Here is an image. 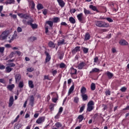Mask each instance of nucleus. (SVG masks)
Here are the masks:
<instances>
[{
    "instance_id": "obj_1",
    "label": "nucleus",
    "mask_w": 129,
    "mask_h": 129,
    "mask_svg": "<svg viewBox=\"0 0 129 129\" xmlns=\"http://www.w3.org/2000/svg\"><path fill=\"white\" fill-rule=\"evenodd\" d=\"M95 25L99 28H109V24L102 21H95Z\"/></svg>"
},
{
    "instance_id": "obj_2",
    "label": "nucleus",
    "mask_w": 129,
    "mask_h": 129,
    "mask_svg": "<svg viewBox=\"0 0 129 129\" xmlns=\"http://www.w3.org/2000/svg\"><path fill=\"white\" fill-rule=\"evenodd\" d=\"M9 34H10L9 30L5 31L4 32H3L1 35L2 39L6 40V39H7V38L8 37Z\"/></svg>"
},
{
    "instance_id": "obj_3",
    "label": "nucleus",
    "mask_w": 129,
    "mask_h": 129,
    "mask_svg": "<svg viewBox=\"0 0 129 129\" xmlns=\"http://www.w3.org/2000/svg\"><path fill=\"white\" fill-rule=\"evenodd\" d=\"M44 54L46 56L45 58V63H48V62H49L50 60H51V55H50L49 52H48L47 51L44 52Z\"/></svg>"
},
{
    "instance_id": "obj_4",
    "label": "nucleus",
    "mask_w": 129,
    "mask_h": 129,
    "mask_svg": "<svg viewBox=\"0 0 129 129\" xmlns=\"http://www.w3.org/2000/svg\"><path fill=\"white\" fill-rule=\"evenodd\" d=\"M77 17L80 23H83V20H84L83 13H80L77 16Z\"/></svg>"
},
{
    "instance_id": "obj_5",
    "label": "nucleus",
    "mask_w": 129,
    "mask_h": 129,
    "mask_svg": "<svg viewBox=\"0 0 129 129\" xmlns=\"http://www.w3.org/2000/svg\"><path fill=\"white\" fill-rule=\"evenodd\" d=\"M45 116L40 117L36 120V123H38V124L42 123V122H44L45 121Z\"/></svg>"
},
{
    "instance_id": "obj_6",
    "label": "nucleus",
    "mask_w": 129,
    "mask_h": 129,
    "mask_svg": "<svg viewBox=\"0 0 129 129\" xmlns=\"http://www.w3.org/2000/svg\"><path fill=\"white\" fill-rule=\"evenodd\" d=\"M80 51V46H76L74 49H72L71 52L72 54L73 55H75L77 52H79Z\"/></svg>"
},
{
    "instance_id": "obj_7",
    "label": "nucleus",
    "mask_w": 129,
    "mask_h": 129,
    "mask_svg": "<svg viewBox=\"0 0 129 129\" xmlns=\"http://www.w3.org/2000/svg\"><path fill=\"white\" fill-rule=\"evenodd\" d=\"M9 40H8V42L9 43H12V41H14V40L17 39V34H14L13 35H10L9 37Z\"/></svg>"
},
{
    "instance_id": "obj_8",
    "label": "nucleus",
    "mask_w": 129,
    "mask_h": 129,
    "mask_svg": "<svg viewBox=\"0 0 129 129\" xmlns=\"http://www.w3.org/2000/svg\"><path fill=\"white\" fill-rule=\"evenodd\" d=\"M119 44L122 46H127L128 43L124 39H121L119 42Z\"/></svg>"
},
{
    "instance_id": "obj_9",
    "label": "nucleus",
    "mask_w": 129,
    "mask_h": 129,
    "mask_svg": "<svg viewBox=\"0 0 129 129\" xmlns=\"http://www.w3.org/2000/svg\"><path fill=\"white\" fill-rule=\"evenodd\" d=\"M86 65V63L85 62L82 61L81 62L78 66V68L80 70L83 69V67Z\"/></svg>"
},
{
    "instance_id": "obj_10",
    "label": "nucleus",
    "mask_w": 129,
    "mask_h": 129,
    "mask_svg": "<svg viewBox=\"0 0 129 129\" xmlns=\"http://www.w3.org/2000/svg\"><path fill=\"white\" fill-rule=\"evenodd\" d=\"M33 22H34V21L33 19H31V21L29 24V26H31L32 29H37L38 25H37V24H33Z\"/></svg>"
},
{
    "instance_id": "obj_11",
    "label": "nucleus",
    "mask_w": 129,
    "mask_h": 129,
    "mask_svg": "<svg viewBox=\"0 0 129 129\" xmlns=\"http://www.w3.org/2000/svg\"><path fill=\"white\" fill-rule=\"evenodd\" d=\"M57 2L61 8H64L65 6V2L63 0H57Z\"/></svg>"
},
{
    "instance_id": "obj_12",
    "label": "nucleus",
    "mask_w": 129,
    "mask_h": 129,
    "mask_svg": "<svg viewBox=\"0 0 129 129\" xmlns=\"http://www.w3.org/2000/svg\"><path fill=\"white\" fill-rule=\"evenodd\" d=\"M21 74H18L16 75L15 80H16V83H17V82H20V81L21 80Z\"/></svg>"
},
{
    "instance_id": "obj_13",
    "label": "nucleus",
    "mask_w": 129,
    "mask_h": 129,
    "mask_svg": "<svg viewBox=\"0 0 129 129\" xmlns=\"http://www.w3.org/2000/svg\"><path fill=\"white\" fill-rule=\"evenodd\" d=\"M14 104V97H11L9 100V107H11Z\"/></svg>"
},
{
    "instance_id": "obj_14",
    "label": "nucleus",
    "mask_w": 129,
    "mask_h": 129,
    "mask_svg": "<svg viewBox=\"0 0 129 129\" xmlns=\"http://www.w3.org/2000/svg\"><path fill=\"white\" fill-rule=\"evenodd\" d=\"M35 101V99L34 98L33 95H31L30 96V104L31 105V106H33L34 105V102Z\"/></svg>"
},
{
    "instance_id": "obj_15",
    "label": "nucleus",
    "mask_w": 129,
    "mask_h": 129,
    "mask_svg": "<svg viewBox=\"0 0 129 129\" xmlns=\"http://www.w3.org/2000/svg\"><path fill=\"white\" fill-rule=\"evenodd\" d=\"M89 8L91 9V10H92V11L97 12V13H99V11L97 10V8L96 6L90 5Z\"/></svg>"
},
{
    "instance_id": "obj_16",
    "label": "nucleus",
    "mask_w": 129,
    "mask_h": 129,
    "mask_svg": "<svg viewBox=\"0 0 129 129\" xmlns=\"http://www.w3.org/2000/svg\"><path fill=\"white\" fill-rule=\"evenodd\" d=\"M81 96L83 101H86L88 99V96L86 94H81Z\"/></svg>"
},
{
    "instance_id": "obj_17",
    "label": "nucleus",
    "mask_w": 129,
    "mask_h": 129,
    "mask_svg": "<svg viewBox=\"0 0 129 129\" xmlns=\"http://www.w3.org/2000/svg\"><path fill=\"white\" fill-rule=\"evenodd\" d=\"M29 5L31 7V9L32 10H34L35 9V3L33 1H29Z\"/></svg>"
},
{
    "instance_id": "obj_18",
    "label": "nucleus",
    "mask_w": 129,
    "mask_h": 129,
    "mask_svg": "<svg viewBox=\"0 0 129 129\" xmlns=\"http://www.w3.org/2000/svg\"><path fill=\"white\" fill-rule=\"evenodd\" d=\"M48 46L49 48H55V45L54 42H53L52 41H50L48 43Z\"/></svg>"
},
{
    "instance_id": "obj_19",
    "label": "nucleus",
    "mask_w": 129,
    "mask_h": 129,
    "mask_svg": "<svg viewBox=\"0 0 129 129\" xmlns=\"http://www.w3.org/2000/svg\"><path fill=\"white\" fill-rule=\"evenodd\" d=\"M27 19H23L22 20V23L24 24V25H30V24L31 23V22L32 21V20H30L28 21H27Z\"/></svg>"
},
{
    "instance_id": "obj_20",
    "label": "nucleus",
    "mask_w": 129,
    "mask_h": 129,
    "mask_svg": "<svg viewBox=\"0 0 129 129\" xmlns=\"http://www.w3.org/2000/svg\"><path fill=\"white\" fill-rule=\"evenodd\" d=\"M84 13L85 16H87L88 15H92V13H91V12H90V11L88 10L85 8L84 9Z\"/></svg>"
},
{
    "instance_id": "obj_21",
    "label": "nucleus",
    "mask_w": 129,
    "mask_h": 129,
    "mask_svg": "<svg viewBox=\"0 0 129 129\" xmlns=\"http://www.w3.org/2000/svg\"><path fill=\"white\" fill-rule=\"evenodd\" d=\"M28 41L30 42H34V41L37 40V37L35 36H31L28 38Z\"/></svg>"
},
{
    "instance_id": "obj_22",
    "label": "nucleus",
    "mask_w": 129,
    "mask_h": 129,
    "mask_svg": "<svg viewBox=\"0 0 129 129\" xmlns=\"http://www.w3.org/2000/svg\"><path fill=\"white\" fill-rule=\"evenodd\" d=\"M70 74L71 75L77 74V70L74 69V68H71Z\"/></svg>"
},
{
    "instance_id": "obj_23",
    "label": "nucleus",
    "mask_w": 129,
    "mask_h": 129,
    "mask_svg": "<svg viewBox=\"0 0 129 129\" xmlns=\"http://www.w3.org/2000/svg\"><path fill=\"white\" fill-rule=\"evenodd\" d=\"M77 119L79 120V122H81L84 119V115L83 114L79 115Z\"/></svg>"
},
{
    "instance_id": "obj_24",
    "label": "nucleus",
    "mask_w": 129,
    "mask_h": 129,
    "mask_svg": "<svg viewBox=\"0 0 129 129\" xmlns=\"http://www.w3.org/2000/svg\"><path fill=\"white\" fill-rule=\"evenodd\" d=\"M107 76L109 79H111L113 77V74L107 71L106 73Z\"/></svg>"
},
{
    "instance_id": "obj_25",
    "label": "nucleus",
    "mask_w": 129,
    "mask_h": 129,
    "mask_svg": "<svg viewBox=\"0 0 129 129\" xmlns=\"http://www.w3.org/2000/svg\"><path fill=\"white\" fill-rule=\"evenodd\" d=\"M53 24L54 23L53 22V21H47L45 22V25H49L50 28H52L53 27Z\"/></svg>"
},
{
    "instance_id": "obj_26",
    "label": "nucleus",
    "mask_w": 129,
    "mask_h": 129,
    "mask_svg": "<svg viewBox=\"0 0 129 129\" xmlns=\"http://www.w3.org/2000/svg\"><path fill=\"white\" fill-rule=\"evenodd\" d=\"M64 44H66L65 43V39H62L57 42V46H61V45H64Z\"/></svg>"
},
{
    "instance_id": "obj_27",
    "label": "nucleus",
    "mask_w": 129,
    "mask_h": 129,
    "mask_svg": "<svg viewBox=\"0 0 129 129\" xmlns=\"http://www.w3.org/2000/svg\"><path fill=\"white\" fill-rule=\"evenodd\" d=\"M7 88L10 90V91H12L14 88H15V85L14 84H12V85H9L7 86Z\"/></svg>"
},
{
    "instance_id": "obj_28",
    "label": "nucleus",
    "mask_w": 129,
    "mask_h": 129,
    "mask_svg": "<svg viewBox=\"0 0 129 129\" xmlns=\"http://www.w3.org/2000/svg\"><path fill=\"white\" fill-rule=\"evenodd\" d=\"M69 21L71 24H75L76 23V20L72 17L69 18Z\"/></svg>"
},
{
    "instance_id": "obj_29",
    "label": "nucleus",
    "mask_w": 129,
    "mask_h": 129,
    "mask_svg": "<svg viewBox=\"0 0 129 129\" xmlns=\"http://www.w3.org/2000/svg\"><path fill=\"white\" fill-rule=\"evenodd\" d=\"M6 5H12V4H15V0H7L5 2Z\"/></svg>"
},
{
    "instance_id": "obj_30",
    "label": "nucleus",
    "mask_w": 129,
    "mask_h": 129,
    "mask_svg": "<svg viewBox=\"0 0 129 129\" xmlns=\"http://www.w3.org/2000/svg\"><path fill=\"white\" fill-rule=\"evenodd\" d=\"M22 127V124L20 123H16L14 125V129H20Z\"/></svg>"
},
{
    "instance_id": "obj_31",
    "label": "nucleus",
    "mask_w": 129,
    "mask_h": 129,
    "mask_svg": "<svg viewBox=\"0 0 129 129\" xmlns=\"http://www.w3.org/2000/svg\"><path fill=\"white\" fill-rule=\"evenodd\" d=\"M12 70H13V68H11L10 67L7 66L6 68L5 71H6V73H10V72H11L12 71Z\"/></svg>"
},
{
    "instance_id": "obj_32",
    "label": "nucleus",
    "mask_w": 129,
    "mask_h": 129,
    "mask_svg": "<svg viewBox=\"0 0 129 129\" xmlns=\"http://www.w3.org/2000/svg\"><path fill=\"white\" fill-rule=\"evenodd\" d=\"M81 94H85L86 93V88L85 87H82L81 89Z\"/></svg>"
},
{
    "instance_id": "obj_33",
    "label": "nucleus",
    "mask_w": 129,
    "mask_h": 129,
    "mask_svg": "<svg viewBox=\"0 0 129 129\" xmlns=\"http://www.w3.org/2000/svg\"><path fill=\"white\" fill-rule=\"evenodd\" d=\"M37 9L38 11H40V10H43V9H44V7L43 6V5L38 4L37 6Z\"/></svg>"
},
{
    "instance_id": "obj_34",
    "label": "nucleus",
    "mask_w": 129,
    "mask_h": 129,
    "mask_svg": "<svg viewBox=\"0 0 129 129\" xmlns=\"http://www.w3.org/2000/svg\"><path fill=\"white\" fill-rule=\"evenodd\" d=\"M89 39H90V34H89L88 33H86L85 35V40L87 41L89 40Z\"/></svg>"
},
{
    "instance_id": "obj_35",
    "label": "nucleus",
    "mask_w": 129,
    "mask_h": 129,
    "mask_svg": "<svg viewBox=\"0 0 129 129\" xmlns=\"http://www.w3.org/2000/svg\"><path fill=\"white\" fill-rule=\"evenodd\" d=\"M85 109V104H82V106L81 107V108L80 109L79 112H80V113L82 112L83 111V110H84Z\"/></svg>"
},
{
    "instance_id": "obj_36",
    "label": "nucleus",
    "mask_w": 129,
    "mask_h": 129,
    "mask_svg": "<svg viewBox=\"0 0 129 129\" xmlns=\"http://www.w3.org/2000/svg\"><path fill=\"white\" fill-rule=\"evenodd\" d=\"M99 69L95 68L94 69H93L90 72V73H96V72H99Z\"/></svg>"
},
{
    "instance_id": "obj_37",
    "label": "nucleus",
    "mask_w": 129,
    "mask_h": 129,
    "mask_svg": "<svg viewBox=\"0 0 129 129\" xmlns=\"http://www.w3.org/2000/svg\"><path fill=\"white\" fill-rule=\"evenodd\" d=\"M58 58L60 59V60H62L63 59V57H64V53L60 52L59 54H58Z\"/></svg>"
},
{
    "instance_id": "obj_38",
    "label": "nucleus",
    "mask_w": 129,
    "mask_h": 129,
    "mask_svg": "<svg viewBox=\"0 0 129 129\" xmlns=\"http://www.w3.org/2000/svg\"><path fill=\"white\" fill-rule=\"evenodd\" d=\"M28 84L30 88H33L34 87V84H33V81H29Z\"/></svg>"
},
{
    "instance_id": "obj_39",
    "label": "nucleus",
    "mask_w": 129,
    "mask_h": 129,
    "mask_svg": "<svg viewBox=\"0 0 129 129\" xmlns=\"http://www.w3.org/2000/svg\"><path fill=\"white\" fill-rule=\"evenodd\" d=\"M55 126H56L57 128H59V127L62 126V124L59 122H57L55 124Z\"/></svg>"
},
{
    "instance_id": "obj_40",
    "label": "nucleus",
    "mask_w": 129,
    "mask_h": 129,
    "mask_svg": "<svg viewBox=\"0 0 129 129\" xmlns=\"http://www.w3.org/2000/svg\"><path fill=\"white\" fill-rule=\"evenodd\" d=\"M52 22L53 23H58V22H60V19L58 17L54 18Z\"/></svg>"
},
{
    "instance_id": "obj_41",
    "label": "nucleus",
    "mask_w": 129,
    "mask_h": 129,
    "mask_svg": "<svg viewBox=\"0 0 129 129\" xmlns=\"http://www.w3.org/2000/svg\"><path fill=\"white\" fill-rule=\"evenodd\" d=\"M93 110V106L88 105V107L87 108V111L90 112V111H91V110Z\"/></svg>"
},
{
    "instance_id": "obj_42",
    "label": "nucleus",
    "mask_w": 129,
    "mask_h": 129,
    "mask_svg": "<svg viewBox=\"0 0 129 129\" xmlns=\"http://www.w3.org/2000/svg\"><path fill=\"white\" fill-rule=\"evenodd\" d=\"M95 84L94 83H92L91 85V90H95Z\"/></svg>"
},
{
    "instance_id": "obj_43",
    "label": "nucleus",
    "mask_w": 129,
    "mask_h": 129,
    "mask_svg": "<svg viewBox=\"0 0 129 129\" xmlns=\"http://www.w3.org/2000/svg\"><path fill=\"white\" fill-rule=\"evenodd\" d=\"M73 90H74V85H73L70 88L69 93H72Z\"/></svg>"
},
{
    "instance_id": "obj_44",
    "label": "nucleus",
    "mask_w": 129,
    "mask_h": 129,
    "mask_svg": "<svg viewBox=\"0 0 129 129\" xmlns=\"http://www.w3.org/2000/svg\"><path fill=\"white\" fill-rule=\"evenodd\" d=\"M88 50H89L88 48L86 47H84L83 48V51L84 54H87V53H88Z\"/></svg>"
},
{
    "instance_id": "obj_45",
    "label": "nucleus",
    "mask_w": 129,
    "mask_h": 129,
    "mask_svg": "<svg viewBox=\"0 0 129 129\" xmlns=\"http://www.w3.org/2000/svg\"><path fill=\"white\" fill-rule=\"evenodd\" d=\"M88 105L89 106H92V105H94V102H93L92 100L90 101L88 103Z\"/></svg>"
},
{
    "instance_id": "obj_46",
    "label": "nucleus",
    "mask_w": 129,
    "mask_h": 129,
    "mask_svg": "<svg viewBox=\"0 0 129 129\" xmlns=\"http://www.w3.org/2000/svg\"><path fill=\"white\" fill-rule=\"evenodd\" d=\"M54 106H55V104H51L49 105V109H50L51 111L54 110Z\"/></svg>"
},
{
    "instance_id": "obj_47",
    "label": "nucleus",
    "mask_w": 129,
    "mask_h": 129,
    "mask_svg": "<svg viewBox=\"0 0 129 129\" xmlns=\"http://www.w3.org/2000/svg\"><path fill=\"white\" fill-rule=\"evenodd\" d=\"M59 67L60 68H65V67H66V64L63 62H61L59 64Z\"/></svg>"
},
{
    "instance_id": "obj_48",
    "label": "nucleus",
    "mask_w": 129,
    "mask_h": 129,
    "mask_svg": "<svg viewBox=\"0 0 129 129\" xmlns=\"http://www.w3.org/2000/svg\"><path fill=\"white\" fill-rule=\"evenodd\" d=\"M19 88H23L24 87V82H20L19 84Z\"/></svg>"
},
{
    "instance_id": "obj_49",
    "label": "nucleus",
    "mask_w": 129,
    "mask_h": 129,
    "mask_svg": "<svg viewBox=\"0 0 129 129\" xmlns=\"http://www.w3.org/2000/svg\"><path fill=\"white\" fill-rule=\"evenodd\" d=\"M74 102H75V103H77L79 102V98L78 97H75L74 100Z\"/></svg>"
},
{
    "instance_id": "obj_50",
    "label": "nucleus",
    "mask_w": 129,
    "mask_h": 129,
    "mask_svg": "<svg viewBox=\"0 0 129 129\" xmlns=\"http://www.w3.org/2000/svg\"><path fill=\"white\" fill-rule=\"evenodd\" d=\"M28 18H29V15H28V14H23V16H22V19H28Z\"/></svg>"
},
{
    "instance_id": "obj_51",
    "label": "nucleus",
    "mask_w": 129,
    "mask_h": 129,
    "mask_svg": "<svg viewBox=\"0 0 129 129\" xmlns=\"http://www.w3.org/2000/svg\"><path fill=\"white\" fill-rule=\"evenodd\" d=\"M4 52H5V47H0V53L3 54Z\"/></svg>"
},
{
    "instance_id": "obj_52",
    "label": "nucleus",
    "mask_w": 129,
    "mask_h": 129,
    "mask_svg": "<svg viewBox=\"0 0 129 129\" xmlns=\"http://www.w3.org/2000/svg\"><path fill=\"white\" fill-rule=\"evenodd\" d=\"M27 71L28 72H33V71H34V69L31 67V68H28L27 69Z\"/></svg>"
},
{
    "instance_id": "obj_53",
    "label": "nucleus",
    "mask_w": 129,
    "mask_h": 129,
    "mask_svg": "<svg viewBox=\"0 0 129 129\" xmlns=\"http://www.w3.org/2000/svg\"><path fill=\"white\" fill-rule=\"evenodd\" d=\"M9 67H15L16 66V64L14 63V62L10 63L8 64Z\"/></svg>"
},
{
    "instance_id": "obj_54",
    "label": "nucleus",
    "mask_w": 129,
    "mask_h": 129,
    "mask_svg": "<svg viewBox=\"0 0 129 129\" xmlns=\"http://www.w3.org/2000/svg\"><path fill=\"white\" fill-rule=\"evenodd\" d=\"M52 100L54 103H56V102H57V100H58V96L57 98H52Z\"/></svg>"
},
{
    "instance_id": "obj_55",
    "label": "nucleus",
    "mask_w": 129,
    "mask_h": 129,
    "mask_svg": "<svg viewBox=\"0 0 129 129\" xmlns=\"http://www.w3.org/2000/svg\"><path fill=\"white\" fill-rule=\"evenodd\" d=\"M120 91L122 92H125V91H126V88L123 87L120 89Z\"/></svg>"
},
{
    "instance_id": "obj_56",
    "label": "nucleus",
    "mask_w": 129,
    "mask_h": 129,
    "mask_svg": "<svg viewBox=\"0 0 129 129\" xmlns=\"http://www.w3.org/2000/svg\"><path fill=\"white\" fill-rule=\"evenodd\" d=\"M105 93L106 96L110 95V91H109V90H107L105 92Z\"/></svg>"
},
{
    "instance_id": "obj_57",
    "label": "nucleus",
    "mask_w": 129,
    "mask_h": 129,
    "mask_svg": "<svg viewBox=\"0 0 129 129\" xmlns=\"http://www.w3.org/2000/svg\"><path fill=\"white\" fill-rule=\"evenodd\" d=\"M22 31H23V29H22V28H21L20 27L17 28V32L18 33H21Z\"/></svg>"
},
{
    "instance_id": "obj_58",
    "label": "nucleus",
    "mask_w": 129,
    "mask_h": 129,
    "mask_svg": "<svg viewBox=\"0 0 129 129\" xmlns=\"http://www.w3.org/2000/svg\"><path fill=\"white\" fill-rule=\"evenodd\" d=\"M76 12V9H72L70 10L71 14H74Z\"/></svg>"
},
{
    "instance_id": "obj_59",
    "label": "nucleus",
    "mask_w": 129,
    "mask_h": 129,
    "mask_svg": "<svg viewBox=\"0 0 129 129\" xmlns=\"http://www.w3.org/2000/svg\"><path fill=\"white\" fill-rule=\"evenodd\" d=\"M4 69H6V66L0 64V70H4Z\"/></svg>"
},
{
    "instance_id": "obj_60",
    "label": "nucleus",
    "mask_w": 129,
    "mask_h": 129,
    "mask_svg": "<svg viewBox=\"0 0 129 129\" xmlns=\"http://www.w3.org/2000/svg\"><path fill=\"white\" fill-rule=\"evenodd\" d=\"M60 113H58L55 116L54 118H55V119H58V118H59V117H60Z\"/></svg>"
},
{
    "instance_id": "obj_61",
    "label": "nucleus",
    "mask_w": 129,
    "mask_h": 129,
    "mask_svg": "<svg viewBox=\"0 0 129 129\" xmlns=\"http://www.w3.org/2000/svg\"><path fill=\"white\" fill-rule=\"evenodd\" d=\"M15 53L18 55V56H21V55H22V52L20 51H16Z\"/></svg>"
},
{
    "instance_id": "obj_62",
    "label": "nucleus",
    "mask_w": 129,
    "mask_h": 129,
    "mask_svg": "<svg viewBox=\"0 0 129 129\" xmlns=\"http://www.w3.org/2000/svg\"><path fill=\"white\" fill-rule=\"evenodd\" d=\"M102 107H103V110H105V109H107V105H102Z\"/></svg>"
},
{
    "instance_id": "obj_63",
    "label": "nucleus",
    "mask_w": 129,
    "mask_h": 129,
    "mask_svg": "<svg viewBox=\"0 0 129 129\" xmlns=\"http://www.w3.org/2000/svg\"><path fill=\"white\" fill-rule=\"evenodd\" d=\"M71 75V77H72L74 79H76V78H77V76L76 75V74H73Z\"/></svg>"
},
{
    "instance_id": "obj_64",
    "label": "nucleus",
    "mask_w": 129,
    "mask_h": 129,
    "mask_svg": "<svg viewBox=\"0 0 129 129\" xmlns=\"http://www.w3.org/2000/svg\"><path fill=\"white\" fill-rule=\"evenodd\" d=\"M57 70H54V71H52L53 76H55V75H56V74H57Z\"/></svg>"
}]
</instances>
